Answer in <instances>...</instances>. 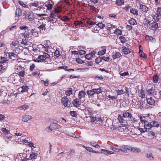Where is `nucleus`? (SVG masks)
Here are the masks:
<instances>
[{
  "label": "nucleus",
  "mask_w": 161,
  "mask_h": 161,
  "mask_svg": "<svg viewBox=\"0 0 161 161\" xmlns=\"http://www.w3.org/2000/svg\"><path fill=\"white\" fill-rule=\"evenodd\" d=\"M148 94L150 95H153L155 93V89L152 87L147 91Z\"/></svg>",
  "instance_id": "obj_31"
},
{
  "label": "nucleus",
  "mask_w": 161,
  "mask_h": 161,
  "mask_svg": "<svg viewBox=\"0 0 161 161\" xmlns=\"http://www.w3.org/2000/svg\"><path fill=\"white\" fill-rule=\"evenodd\" d=\"M146 157L148 159L150 160H153L154 159L152 153L150 152H148L147 153Z\"/></svg>",
  "instance_id": "obj_21"
},
{
  "label": "nucleus",
  "mask_w": 161,
  "mask_h": 161,
  "mask_svg": "<svg viewBox=\"0 0 161 161\" xmlns=\"http://www.w3.org/2000/svg\"><path fill=\"white\" fill-rule=\"evenodd\" d=\"M72 103L75 107L79 109H80V107L81 104V102L79 101V99L76 98L74 99L72 102Z\"/></svg>",
  "instance_id": "obj_6"
},
{
  "label": "nucleus",
  "mask_w": 161,
  "mask_h": 161,
  "mask_svg": "<svg viewBox=\"0 0 161 161\" xmlns=\"http://www.w3.org/2000/svg\"><path fill=\"white\" fill-rule=\"evenodd\" d=\"M93 91H94V94H98L101 92L102 91L101 89L100 88H94L92 89Z\"/></svg>",
  "instance_id": "obj_42"
},
{
  "label": "nucleus",
  "mask_w": 161,
  "mask_h": 161,
  "mask_svg": "<svg viewBox=\"0 0 161 161\" xmlns=\"http://www.w3.org/2000/svg\"><path fill=\"white\" fill-rule=\"evenodd\" d=\"M22 14L21 10L20 8H17L15 12V18L16 19H18L19 17L20 16H21Z\"/></svg>",
  "instance_id": "obj_16"
},
{
  "label": "nucleus",
  "mask_w": 161,
  "mask_h": 161,
  "mask_svg": "<svg viewBox=\"0 0 161 161\" xmlns=\"http://www.w3.org/2000/svg\"><path fill=\"white\" fill-rule=\"evenodd\" d=\"M140 119L141 123L144 124V125H147L148 124L147 121L146 120V118L144 116H140Z\"/></svg>",
  "instance_id": "obj_23"
},
{
  "label": "nucleus",
  "mask_w": 161,
  "mask_h": 161,
  "mask_svg": "<svg viewBox=\"0 0 161 161\" xmlns=\"http://www.w3.org/2000/svg\"><path fill=\"white\" fill-rule=\"evenodd\" d=\"M46 6L47 7V9L49 10L52 8L53 5L52 4H49V3H48L46 5Z\"/></svg>",
  "instance_id": "obj_62"
},
{
  "label": "nucleus",
  "mask_w": 161,
  "mask_h": 161,
  "mask_svg": "<svg viewBox=\"0 0 161 161\" xmlns=\"http://www.w3.org/2000/svg\"><path fill=\"white\" fill-rule=\"evenodd\" d=\"M146 125H144V128H139V129H138L140 131V132L141 133L146 132L147 131V129H147L146 127H145V126Z\"/></svg>",
  "instance_id": "obj_52"
},
{
  "label": "nucleus",
  "mask_w": 161,
  "mask_h": 161,
  "mask_svg": "<svg viewBox=\"0 0 161 161\" xmlns=\"http://www.w3.org/2000/svg\"><path fill=\"white\" fill-rule=\"evenodd\" d=\"M159 15L158 14L156 13L155 14L153 15V18L156 21L158 22L160 18Z\"/></svg>",
  "instance_id": "obj_34"
},
{
  "label": "nucleus",
  "mask_w": 161,
  "mask_h": 161,
  "mask_svg": "<svg viewBox=\"0 0 161 161\" xmlns=\"http://www.w3.org/2000/svg\"><path fill=\"white\" fill-rule=\"evenodd\" d=\"M146 39L147 40H149L152 42H155V39L151 36L147 35L146 36Z\"/></svg>",
  "instance_id": "obj_40"
},
{
  "label": "nucleus",
  "mask_w": 161,
  "mask_h": 161,
  "mask_svg": "<svg viewBox=\"0 0 161 161\" xmlns=\"http://www.w3.org/2000/svg\"><path fill=\"white\" fill-rule=\"evenodd\" d=\"M139 54L141 57L145 58L146 57V56L143 52H139Z\"/></svg>",
  "instance_id": "obj_63"
},
{
  "label": "nucleus",
  "mask_w": 161,
  "mask_h": 161,
  "mask_svg": "<svg viewBox=\"0 0 161 161\" xmlns=\"http://www.w3.org/2000/svg\"><path fill=\"white\" fill-rule=\"evenodd\" d=\"M7 66L4 65L0 64V73H3L7 69Z\"/></svg>",
  "instance_id": "obj_28"
},
{
  "label": "nucleus",
  "mask_w": 161,
  "mask_h": 161,
  "mask_svg": "<svg viewBox=\"0 0 161 161\" xmlns=\"http://www.w3.org/2000/svg\"><path fill=\"white\" fill-rule=\"evenodd\" d=\"M50 55L46 53H44L43 55H39L38 57V58L41 61V62L46 59V58H49Z\"/></svg>",
  "instance_id": "obj_8"
},
{
  "label": "nucleus",
  "mask_w": 161,
  "mask_h": 161,
  "mask_svg": "<svg viewBox=\"0 0 161 161\" xmlns=\"http://www.w3.org/2000/svg\"><path fill=\"white\" fill-rule=\"evenodd\" d=\"M91 145L97 148H99L100 147V146L96 142L92 141L90 142Z\"/></svg>",
  "instance_id": "obj_32"
},
{
  "label": "nucleus",
  "mask_w": 161,
  "mask_h": 161,
  "mask_svg": "<svg viewBox=\"0 0 161 161\" xmlns=\"http://www.w3.org/2000/svg\"><path fill=\"white\" fill-rule=\"evenodd\" d=\"M124 89L117 90H116V93L118 95H122L124 94H126L127 97L130 96V89L126 86L124 87Z\"/></svg>",
  "instance_id": "obj_2"
},
{
  "label": "nucleus",
  "mask_w": 161,
  "mask_h": 161,
  "mask_svg": "<svg viewBox=\"0 0 161 161\" xmlns=\"http://www.w3.org/2000/svg\"><path fill=\"white\" fill-rule=\"evenodd\" d=\"M96 25L98 26V27L101 28H103L105 27L104 24L102 23H98V24H96Z\"/></svg>",
  "instance_id": "obj_59"
},
{
  "label": "nucleus",
  "mask_w": 161,
  "mask_h": 161,
  "mask_svg": "<svg viewBox=\"0 0 161 161\" xmlns=\"http://www.w3.org/2000/svg\"><path fill=\"white\" fill-rule=\"evenodd\" d=\"M58 18L61 19L63 21H68L69 20L70 18H69L67 16H64L63 17H61L60 16V17H59Z\"/></svg>",
  "instance_id": "obj_37"
},
{
  "label": "nucleus",
  "mask_w": 161,
  "mask_h": 161,
  "mask_svg": "<svg viewBox=\"0 0 161 161\" xmlns=\"http://www.w3.org/2000/svg\"><path fill=\"white\" fill-rule=\"evenodd\" d=\"M129 121L132 124H133V125H134V124H135L136 122H138V121L135 119L134 117L132 116L131 114V116H130L128 118Z\"/></svg>",
  "instance_id": "obj_18"
},
{
  "label": "nucleus",
  "mask_w": 161,
  "mask_h": 161,
  "mask_svg": "<svg viewBox=\"0 0 161 161\" xmlns=\"http://www.w3.org/2000/svg\"><path fill=\"white\" fill-rule=\"evenodd\" d=\"M15 134L17 136H20L22 135V134L21 131H19L18 130H16V132L15 133Z\"/></svg>",
  "instance_id": "obj_58"
},
{
  "label": "nucleus",
  "mask_w": 161,
  "mask_h": 161,
  "mask_svg": "<svg viewBox=\"0 0 161 161\" xmlns=\"http://www.w3.org/2000/svg\"><path fill=\"white\" fill-rule=\"evenodd\" d=\"M40 72L39 71H36L32 73V75L35 76H38L40 75Z\"/></svg>",
  "instance_id": "obj_60"
},
{
  "label": "nucleus",
  "mask_w": 161,
  "mask_h": 161,
  "mask_svg": "<svg viewBox=\"0 0 161 161\" xmlns=\"http://www.w3.org/2000/svg\"><path fill=\"white\" fill-rule=\"evenodd\" d=\"M121 56V54L119 52L116 53L114 55L112 56V58L114 59H115L117 58H118Z\"/></svg>",
  "instance_id": "obj_51"
},
{
  "label": "nucleus",
  "mask_w": 161,
  "mask_h": 161,
  "mask_svg": "<svg viewBox=\"0 0 161 161\" xmlns=\"http://www.w3.org/2000/svg\"><path fill=\"white\" fill-rule=\"evenodd\" d=\"M124 1L122 0H117L116 2V3L118 6H121L124 4Z\"/></svg>",
  "instance_id": "obj_48"
},
{
  "label": "nucleus",
  "mask_w": 161,
  "mask_h": 161,
  "mask_svg": "<svg viewBox=\"0 0 161 161\" xmlns=\"http://www.w3.org/2000/svg\"><path fill=\"white\" fill-rule=\"evenodd\" d=\"M82 147L85 148L86 150L88 151L89 152H92L93 153V149L91 147H87L84 145H82Z\"/></svg>",
  "instance_id": "obj_49"
},
{
  "label": "nucleus",
  "mask_w": 161,
  "mask_h": 161,
  "mask_svg": "<svg viewBox=\"0 0 161 161\" xmlns=\"http://www.w3.org/2000/svg\"><path fill=\"white\" fill-rule=\"evenodd\" d=\"M72 91L71 88H69L68 90L65 91L66 94L68 96H69L72 94Z\"/></svg>",
  "instance_id": "obj_55"
},
{
  "label": "nucleus",
  "mask_w": 161,
  "mask_h": 161,
  "mask_svg": "<svg viewBox=\"0 0 161 161\" xmlns=\"http://www.w3.org/2000/svg\"><path fill=\"white\" fill-rule=\"evenodd\" d=\"M119 39L122 43H124L126 42V40L125 37L123 36H120L119 37Z\"/></svg>",
  "instance_id": "obj_50"
},
{
  "label": "nucleus",
  "mask_w": 161,
  "mask_h": 161,
  "mask_svg": "<svg viewBox=\"0 0 161 161\" xmlns=\"http://www.w3.org/2000/svg\"><path fill=\"white\" fill-rule=\"evenodd\" d=\"M106 52V50L105 48H102L101 50L98 52L99 55H103Z\"/></svg>",
  "instance_id": "obj_53"
},
{
  "label": "nucleus",
  "mask_w": 161,
  "mask_h": 161,
  "mask_svg": "<svg viewBox=\"0 0 161 161\" xmlns=\"http://www.w3.org/2000/svg\"><path fill=\"white\" fill-rule=\"evenodd\" d=\"M131 114H130V113L126 111L123 112V113L122 114V115L123 117L124 118H129L130 116H131Z\"/></svg>",
  "instance_id": "obj_35"
},
{
  "label": "nucleus",
  "mask_w": 161,
  "mask_h": 161,
  "mask_svg": "<svg viewBox=\"0 0 161 161\" xmlns=\"http://www.w3.org/2000/svg\"><path fill=\"white\" fill-rule=\"evenodd\" d=\"M153 80L154 83H157L158 81V76L157 75H155L153 77Z\"/></svg>",
  "instance_id": "obj_44"
},
{
  "label": "nucleus",
  "mask_w": 161,
  "mask_h": 161,
  "mask_svg": "<svg viewBox=\"0 0 161 161\" xmlns=\"http://www.w3.org/2000/svg\"><path fill=\"white\" fill-rule=\"evenodd\" d=\"M22 90L21 91V92H25L27 91L28 90V87L27 86H22L21 87Z\"/></svg>",
  "instance_id": "obj_56"
},
{
  "label": "nucleus",
  "mask_w": 161,
  "mask_h": 161,
  "mask_svg": "<svg viewBox=\"0 0 161 161\" xmlns=\"http://www.w3.org/2000/svg\"><path fill=\"white\" fill-rule=\"evenodd\" d=\"M19 43V42L17 41H13L10 44V46L13 48L14 47H16L17 46H18V44Z\"/></svg>",
  "instance_id": "obj_36"
},
{
  "label": "nucleus",
  "mask_w": 161,
  "mask_h": 161,
  "mask_svg": "<svg viewBox=\"0 0 161 161\" xmlns=\"http://www.w3.org/2000/svg\"><path fill=\"white\" fill-rule=\"evenodd\" d=\"M21 59H18L16 60L14 67L15 72L20 77H24L27 74L26 70L25 67V63L21 61Z\"/></svg>",
  "instance_id": "obj_1"
},
{
  "label": "nucleus",
  "mask_w": 161,
  "mask_h": 161,
  "mask_svg": "<svg viewBox=\"0 0 161 161\" xmlns=\"http://www.w3.org/2000/svg\"><path fill=\"white\" fill-rule=\"evenodd\" d=\"M123 117V116H122L121 115H119L118 116V119L119 122L120 123H123L125 121Z\"/></svg>",
  "instance_id": "obj_45"
},
{
  "label": "nucleus",
  "mask_w": 161,
  "mask_h": 161,
  "mask_svg": "<svg viewBox=\"0 0 161 161\" xmlns=\"http://www.w3.org/2000/svg\"><path fill=\"white\" fill-rule=\"evenodd\" d=\"M122 51L125 54H128L130 52V49L125 47H122Z\"/></svg>",
  "instance_id": "obj_30"
},
{
  "label": "nucleus",
  "mask_w": 161,
  "mask_h": 161,
  "mask_svg": "<svg viewBox=\"0 0 161 161\" xmlns=\"http://www.w3.org/2000/svg\"><path fill=\"white\" fill-rule=\"evenodd\" d=\"M12 138V137L11 135L7 134V135L5 136V140L8 143L9 142V140Z\"/></svg>",
  "instance_id": "obj_39"
},
{
  "label": "nucleus",
  "mask_w": 161,
  "mask_h": 161,
  "mask_svg": "<svg viewBox=\"0 0 161 161\" xmlns=\"http://www.w3.org/2000/svg\"><path fill=\"white\" fill-rule=\"evenodd\" d=\"M33 7H35L37 8H39L40 9H43L44 8V7H40V6H39L38 4L37 3H31L30 7H31V8H32H32Z\"/></svg>",
  "instance_id": "obj_25"
},
{
  "label": "nucleus",
  "mask_w": 161,
  "mask_h": 161,
  "mask_svg": "<svg viewBox=\"0 0 161 161\" xmlns=\"http://www.w3.org/2000/svg\"><path fill=\"white\" fill-rule=\"evenodd\" d=\"M120 147L121 148L120 152L126 153L128 150L130 151V147L127 145H123L121 146Z\"/></svg>",
  "instance_id": "obj_7"
},
{
  "label": "nucleus",
  "mask_w": 161,
  "mask_h": 161,
  "mask_svg": "<svg viewBox=\"0 0 161 161\" xmlns=\"http://www.w3.org/2000/svg\"><path fill=\"white\" fill-rule=\"evenodd\" d=\"M54 54L55 56L57 57H58L60 56V54L59 51L56 50L54 52Z\"/></svg>",
  "instance_id": "obj_61"
},
{
  "label": "nucleus",
  "mask_w": 161,
  "mask_h": 161,
  "mask_svg": "<svg viewBox=\"0 0 161 161\" xmlns=\"http://www.w3.org/2000/svg\"><path fill=\"white\" fill-rule=\"evenodd\" d=\"M91 121L92 122L96 123L97 122V118L96 117L92 116L90 117Z\"/></svg>",
  "instance_id": "obj_47"
},
{
  "label": "nucleus",
  "mask_w": 161,
  "mask_h": 161,
  "mask_svg": "<svg viewBox=\"0 0 161 161\" xmlns=\"http://www.w3.org/2000/svg\"><path fill=\"white\" fill-rule=\"evenodd\" d=\"M139 95L140 97L142 98H144L145 97V92L143 89H141L140 93H139Z\"/></svg>",
  "instance_id": "obj_41"
},
{
  "label": "nucleus",
  "mask_w": 161,
  "mask_h": 161,
  "mask_svg": "<svg viewBox=\"0 0 161 161\" xmlns=\"http://www.w3.org/2000/svg\"><path fill=\"white\" fill-rule=\"evenodd\" d=\"M130 12L133 14L135 15H138V12L136 9L135 8H132L130 9Z\"/></svg>",
  "instance_id": "obj_38"
},
{
  "label": "nucleus",
  "mask_w": 161,
  "mask_h": 161,
  "mask_svg": "<svg viewBox=\"0 0 161 161\" xmlns=\"http://www.w3.org/2000/svg\"><path fill=\"white\" fill-rule=\"evenodd\" d=\"M61 11V8L60 7H58L55 8L54 11H52L51 14V17L54 18L55 19H58L60 16L58 15V13Z\"/></svg>",
  "instance_id": "obj_3"
},
{
  "label": "nucleus",
  "mask_w": 161,
  "mask_h": 161,
  "mask_svg": "<svg viewBox=\"0 0 161 161\" xmlns=\"http://www.w3.org/2000/svg\"><path fill=\"white\" fill-rule=\"evenodd\" d=\"M86 93L89 98L93 97H94V93L93 89L87 91Z\"/></svg>",
  "instance_id": "obj_22"
},
{
  "label": "nucleus",
  "mask_w": 161,
  "mask_h": 161,
  "mask_svg": "<svg viewBox=\"0 0 161 161\" xmlns=\"http://www.w3.org/2000/svg\"><path fill=\"white\" fill-rule=\"evenodd\" d=\"M151 26L154 29H157L158 28V24L155 22H153L151 23Z\"/></svg>",
  "instance_id": "obj_43"
},
{
  "label": "nucleus",
  "mask_w": 161,
  "mask_h": 161,
  "mask_svg": "<svg viewBox=\"0 0 161 161\" xmlns=\"http://www.w3.org/2000/svg\"><path fill=\"white\" fill-rule=\"evenodd\" d=\"M32 118V117L31 115H25L23 116L22 118V121L24 122H26L29 120L31 119Z\"/></svg>",
  "instance_id": "obj_14"
},
{
  "label": "nucleus",
  "mask_w": 161,
  "mask_h": 161,
  "mask_svg": "<svg viewBox=\"0 0 161 161\" xmlns=\"http://www.w3.org/2000/svg\"><path fill=\"white\" fill-rule=\"evenodd\" d=\"M101 153L105 155L113 154H114V153L113 152L107 150L102 149L101 150Z\"/></svg>",
  "instance_id": "obj_17"
},
{
  "label": "nucleus",
  "mask_w": 161,
  "mask_h": 161,
  "mask_svg": "<svg viewBox=\"0 0 161 161\" xmlns=\"http://www.w3.org/2000/svg\"><path fill=\"white\" fill-rule=\"evenodd\" d=\"M46 19L47 21H48V22L52 20L53 21L55 22H56L57 20V19H55L54 18L51 17V15L49 17H43V19L42 18V20H45Z\"/></svg>",
  "instance_id": "obj_20"
},
{
  "label": "nucleus",
  "mask_w": 161,
  "mask_h": 161,
  "mask_svg": "<svg viewBox=\"0 0 161 161\" xmlns=\"http://www.w3.org/2000/svg\"><path fill=\"white\" fill-rule=\"evenodd\" d=\"M58 126V125L56 124H52L49 127L47 128V130L48 131L50 132L53 130L57 128Z\"/></svg>",
  "instance_id": "obj_11"
},
{
  "label": "nucleus",
  "mask_w": 161,
  "mask_h": 161,
  "mask_svg": "<svg viewBox=\"0 0 161 161\" xmlns=\"http://www.w3.org/2000/svg\"><path fill=\"white\" fill-rule=\"evenodd\" d=\"M40 31L45 30V25L42 24L39 26L38 27Z\"/></svg>",
  "instance_id": "obj_57"
},
{
  "label": "nucleus",
  "mask_w": 161,
  "mask_h": 161,
  "mask_svg": "<svg viewBox=\"0 0 161 161\" xmlns=\"http://www.w3.org/2000/svg\"><path fill=\"white\" fill-rule=\"evenodd\" d=\"M95 52L94 51L90 53L85 56V58L88 60H91L92 57L95 55Z\"/></svg>",
  "instance_id": "obj_15"
},
{
  "label": "nucleus",
  "mask_w": 161,
  "mask_h": 161,
  "mask_svg": "<svg viewBox=\"0 0 161 161\" xmlns=\"http://www.w3.org/2000/svg\"><path fill=\"white\" fill-rule=\"evenodd\" d=\"M8 59L5 57H1L0 63L1 64H3V65L6 66L8 65V63L7 62Z\"/></svg>",
  "instance_id": "obj_13"
},
{
  "label": "nucleus",
  "mask_w": 161,
  "mask_h": 161,
  "mask_svg": "<svg viewBox=\"0 0 161 161\" xmlns=\"http://www.w3.org/2000/svg\"><path fill=\"white\" fill-rule=\"evenodd\" d=\"M1 130L4 134H8V133L9 131L7 130L6 128H2Z\"/></svg>",
  "instance_id": "obj_64"
},
{
  "label": "nucleus",
  "mask_w": 161,
  "mask_h": 161,
  "mask_svg": "<svg viewBox=\"0 0 161 161\" xmlns=\"http://www.w3.org/2000/svg\"><path fill=\"white\" fill-rule=\"evenodd\" d=\"M155 101L154 99L152 97L147 98V103L149 105H152L154 103Z\"/></svg>",
  "instance_id": "obj_27"
},
{
  "label": "nucleus",
  "mask_w": 161,
  "mask_h": 161,
  "mask_svg": "<svg viewBox=\"0 0 161 161\" xmlns=\"http://www.w3.org/2000/svg\"><path fill=\"white\" fill-rule=\"evenodd\" d=\"M114 33L118 35H121L122 34L121 30L116 29V30L114 31Z\"/></svg>",
  "instance_id": "obj_46"
},
{
  "label": "nucleus",
  "mask_w": 161,
  "mask_h": 161,
  "mask_svg": "<svg viewBox=\"0 0 161 161\" xmlns=\"http://www.w3.org/2000/svg\"><path fill=\"white\" fill-rule=\"evenodd\" d=\"M140 9H141L143 12H147L148 10V7L145 5L142 4H140Z\"/></svg>",
  "instance_id": "obj_24"
},
{
  "label": "nucleus",
  "mask_w": 161,
  "mask_h": 161,
  "mask_svg": "<svg viewBox=\"0 0 161 161\" xmlns=\"http://www.w3.org/2000/svg\"><path fill=\"white\" fill-rule=\"evenodd\" d=\"M29 108V106L25 104L19 106L18 107L19 109L23 110H25L26 109H28Z\"/></svg>",
  "instance_id": "obj_33"
},
{
  "label": "nucleus",
  "mask_w": 161,
  "mask_h": 161,
  "mask_svg": "<svg viewBox=\"0 0 161 161\" xmlns=\"http://www.w3.org/2000/svg\"><path fill=\"white\" fill-rule=\"evenodd\" d=\"M129 23L131 25H134L136 23V21L135 19H131L129 20Z\"/></svg>",
  "instance_id": "obj_54"
},
{
  "label": "nucleus",
  "mask_w": 161,
  "mask_h": 161,
  "mask_svg": "<svg viewBox=\"0 0 161 161\" xmlns=\"http://www.w3.org/2000/svg\"><path fill=\"white\" fill-rule=\"evenodd\" d=\"M26 18L28 20L31 21L35 18L34 15L32 12H30L27 15H26Z\"/></svg>",
  "instance_id": "obj_9"
},
{
  "label": "nucleus",
  "mask_w": 161,
  "mask_h": 161,
  "mask_svg": "<svg viewBox=\"0 0 161 161\" xmlns=\"http://www.w3.org/2000/svg\"><path fill=\"white\" fill-rule=\"evenodd\" d=\"M159 125V124L157 121H153L149 124H147L145 126L146 127L147 129H150L153 127H158Z\"/></svg>",
  "instance_id": "obj_5"
},
{
  "label": "nucleus",
  "mask_w": 161,
  "mask_h": 161,
  "mask_svg": "<svg viewBox=\"0 0 161 161\" xmlns=\"http://www.w3.org/2000/svg\"><path fill=\"white\" fill-rule=\"evenodd\" d=\"M118 147V145H114V146L111 147L110 149L111 150L115 152H120V149L121 148Z\"/></svg>",
  "instance_id": "obj_19"
},
{
  "label": "nucleus",
  "mask_w": 161,
  "mask_h": 161,
  "mask_svg": "<svg viewBox=\"0 0 161 161\" xmlns=\"http://www.w3.org/2000/svg\"><path fill=\"white\" fill-rule=\"evenodd\" d=\"M9 58L12 60H14L15 58H17L18 56L17 55L11 52L8 53Z\"/></svg>",
  "instance_id": "obj_12"
},
{
  "label": "nucleus",
  "mask_w": 161,
  "mask_h": 161,
  "mask_svg": "<svg viewBox=\"0 0 161 161\" xmlns=\"http://www.w3.org/2000/svg\"><path fill=\"white\" fill-rule=\"evenodd\" d=\"M61 103L65 107H69L70 104V102L66 97H64L62 98Z\"/></svg>",
  "instance_id": "obj_4"
},
{
  "label": "nucleus",
  "mask_w": 161,
  "mask_h": 161,
  "mask_svg": "<svg viewBox=\"0 0 161 161\" xmlns=\"http://www.w3.org/2000/svg\"><path fill=\"white\" fill-rule=\"evenodd\" d=\"M38 156V154L35 153L34 152H33L32 153H31L30 155V158H31V159H36Z\"/></svg>",
  "instance_id": "obj_29"
},
{
  "label": "nucleus",
  "mask_w": 161,
  "mask_h": 161,
  "mask_svg": "<svg viewBox=\"0 0 161 161\" xmlns=\"http://www.w3.org/2000/svg\"><path fill=\"white\" fill-rule=\"evenodd\" d=\"M130 151L132 152L139 153L141 152V149L139 148L132 147H130Z\"/></svg>",
  "instance_id": "obj_26"
},
{
  "label": "nucleus",
  "mask_w": 161,
  "mask_h": 161,
  "mask_svg": "<svg viewBox=\"0 0 161 161\" xmlns=\"http://www.w3.org/2000/svg\"><path fill=\"white\" fill-rule=\"evenodd\" d=\"M86 96V94L84 91H81L79 92L78 95L79 99L80 100L84 99Z\"/></svg>",
  "instance_id": "obj_10"
}]
</instances>
